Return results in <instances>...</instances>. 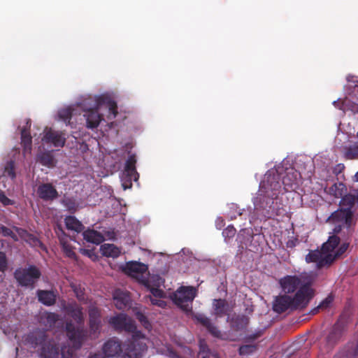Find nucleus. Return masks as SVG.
Listing matches in <instances>:
<instances>
[{"label": "nucleus", "mask_w": 358, "mask_h": 358, "mask_svg": "<svg viewBox=\"0 0 358 358\" xmlns=\"http://www.w3.org/2000/svg\"><path fill=\"white\" fill-rule=\"evenodd\" d=\"M280 179L277 172H267L264 175L253 201L254 211L258 217L271 218L285 212L282 203L278 201V195L282 192Z\"/></svg>", "instance_id": "f257e3e1"}, {"label": "nucleus", "mask_w": 358, "mask_h": 358, "mask_svg": "<svg viewBox=\"0 0 358 358\" xmlns=\"http://www.w3.org/2000/svg\"><path fill=\"white\" fill-rule=\"evenodd\" d=\"M65 331L71 345L64 343L59 349L56 343L46 342L41 348V358H58L59 352L63 358H71L75 351L81 348L87 338V331L83 327H75L71 321L66 323Z\"/></svg>", "instance_id": "f03ea898"}, {"label": "nucleus", "mask_w": 358, "mask_h": 358, "mask_svg": "<svg viewBox=\"0 0 358 358\" xmlns=\"http://www.w3.org/2000/svg\"><path fill=\"white\" fill-rule=\"evenodd\" d=\"M314 289L309 283H304L294 296L287 294L275 297L273 301V310L278 314L287 310H295L306 307L314 296Z\"/></svg>", "instance_id": "7ed1b4c3"}, {"label": "nucleus", "mask_w": 358, "mask_h": 358, "mask_svg": "<svg viewBox=\"0 0 358 358\" xmlns=\"http://www.w3.org/2000/svg\"><path fill=\"white\" fill-rule=\"evenodd\" d=\"M339 243V237L336 235L330 236L327 241L323 243L320 250H310L306 256V262L316 263L317 268L329 266L334 262L331 252L335 250Z\"/></svg>", "instance_id": "20e7f679"}, {"label": "nucleus", "mask_w": 358, "mask_h": 358, "mask_svg": "<svg viewBox=\"0 0 358 358\" xmlns=\"http://www.w3.org/2000/svg\"><path fill=\"white\" fill-rule=\"evenodd\" d=\"M355 203V195L351 194L344 195L340 201V208L331 214L327 221L333 223L341 222L350 228L352 224L353 208Z\"/></svg>", "instance_id": "39448f33"}, {"label": "nucleus", "mask_w": 358, "mask_h": 358, "mask_svg": "<svg viewBox=\"0 0 358 358\" xmlns=\"http://www.w3.org/2000/svg\"><path fill=\"white\" fill-rule=\"evenodd\" d=\"M13 276L19 286L33 289L41 277V272L36 266L29 265L16 268Z\"/></svg>", "instance_id": "423d86ee"}, {"label": "nucleus", "mask_w": 358, "mask_h": 358, "mask_svg": "<svg viewBox=\"0 0 358 358\" xmlns=\"http://www.w3.org/2000/svg\"><path fill=\"white\" fill-rule=\"evenodd\" d=\"M197 290L192 286L180 287L173 296L176 305L186 313H192V301L196 296Z\"/></svg>", "instance_id": "0eeeda50"}, {"label": "nucleus", "mask_w": 358, "mask_h": 358, "mask_svg": "<svg viewBox=\"0 0 358 358\" xmlns=\"http://www.w3.org/2000/svg\"><path fill=\"white\" fill-rule=\"evenodd\" d=\"M109 324L117 331H124L132 334L134 338L144 336V334L137 329L134 320L124 313H119L111 317L109 320Z\"/></svg>", "instance_id": "6e6552de"}, {"label": "nucleus", "mask_w": 358, "mask_h": 358, "mask_svg": "<svg viewBox=\"0 0 358 358\" xmlns=\"http://www.w3.org/2000/svg\"><path fill=\"white\" fill-rule=\"evenodd\" d=\"M143 337L134 338L127 340L123 343V349L122 352V358H143L144 353L148 350L146 343L141 341Z\"/></svg>", "instance_id": "1a4fd4ad"}, {"label": "nucleus", "mask_w": 358, "mask_h": 358, "mask_svg": "<svg viewBox=\"0 0 358 358\" xmlns=\"http://www.w3.org/2000/svg\"><path fill=\"white\" fill-rule=\"evenodd\" d=\"M347 331L346 325L341 321H337L329 330L325 337L326 346L329 350L333 349L341 342Z\"/></svg>", "instance_id": "9d476101"}, {"label": "nucleus", "mask_w": 358, "mask_h": 358, "mask_svg": "<svg viewBox=\"0 0 358 358\" xmlns=\"http://www.w3.org/2000/svg\"><path fill=\"white\" fill-rule=\"evenodd\" d=\"M136 159L134 155L129 156L126 161L124 170L122 177V186L124 189L130 188L132 185V180H137L138 174L136 169Z\"/></svg>", "instance_id": "9b49d317"}, {"label": "nucleus", "mask_w": 358, "mask_h": 358, "mask_svg": "<svg viewBox=\"0 0 358 358\" xmlns=\"http://www.w3.org/2000/svg\"><path fill=\"white\" fill-rule=\"evenodd\" d=\"M278 283L282 289V291L285 294H293L296 293L302 285L301 278L297 275H285L281 278Z\"/></svg>", "instance_id": "f8f14e48"}, {"label": "nucleus", "mask_w": 358, "mask_h": 358, "mask_svg": "<svg viewBox=\"0 0 358 358\" xmlns=\"http://www.w3.org/2000/svg\"><path fill=\"white\" fill-rule=\"evenodd\" d=\"M148 266L145 264L138 262H130L127 263L124 271L126 273L134 276L135 275L136 277H137L138 275H141V282L145 286L148 287V279L143 276V274L148 271Z\"/></svg>", "instance_id": "ddd939ff"}, {"label": "nucleus", "mask_w": 358, "mask_h": 358, "mask_svg": "<svg viewBox=\"0 0 358 358\" xmlns=\"http://www.w3.org/2000/svg\"><path fill=\"white\" fill-rule=\"evenodd\" d=\"M48 334L45 329H34L25 337V342L33 348H41L47 342Z\"/></svg>", "instance_id": "4468645a"}, {"label": "nucleus", "mask_w": 358, "mask_h": 358, "mask_svg": "<svg viewBox=\"0 0 358 358\" xmlns=\"http://www.w3.org/2000/svg\"><path fill=\"white\" fill-rule=\"evenodd\" d=\"M122 349L123 344L115 338L108 340L103 346V352L105 356L108 357L120 355L122 358Z\"/></svg>", "instance_id": "2eb2a0df"}, {"label": "nucleus", "mask_w": 358, "mask_h": 358, "mask_svg": "<svg viewBox=\"0 0 358 358\" xmlns=\"http://www.w3.org/2000/svg\"><path fill=\"white\" fill-rule=\"evenodd\" d=\"M38 197L43 201H52L59 196L56 188L51 183H43L37 188Z\"/></svg>", "instance_id": "dca6fc26"}, {"label": "nucleus", "mask_w": 358, "mask_h": 358, "mask_svg": "<svg viewBox=\"0 0 358 358\" xmlns=\"http://www.w3.org/2000/svg\"><path fill=\"white\" fill-rule=\"evenodd\" d=\"M43 139L45 143H52L55 147H63L66 143L64 133L52 129L45 133Z\"/></svg>", "instance_id": "f3484780"}, {"label": "nucleus", "mask_w": 358, "mask_h": 358, "mask_svg": "<svg viewBox=\"0 0 358 358\" xmlns=\"http://www.w3.org/2000/svg\"><path fill=\"white\" fill-rule=\"evenodd\" d=\"M38 301L46 306H52L56 303L58 293L57 290L38 289L36 291Z\"/></svg>", "instance_id": "a211bd4d"}, {"label": "nucleus", "mask_w": 358, "mask_h": 358, "mask_svg": "<svg viewBox=\"0 0 358 358\" xmlns=\"http://www.w3.org/2000/svg\"><path fill=\"white\" fill-rule=\"evenodd\" d=\"M280 177V183L283 185V189L285 192H291L295 189L297 185V173L293 170L287 171L285 176L281 178Z\"/></svg>", "instance_id": "6ab92c4d"}, {"label": "nucleus", "mask_w": 358, "mask_h": 358, "mask_svg": "<svg viewBox=\"0 0 358 358\" xmlns=\"http://www.w3.org/2000/svg\"><path fill=\"white\" fill-rule=\"evenodd\" d=\"M89 324L91 331L96 333L99 331L101 322V313L98 308L92 307L89 310Z\"/></svg>", "instance_id": "aec40b11"}, {"label": "nucleus", "mask_w": 358, "mask_h": 358, "mask_svg": "<svg viewBox=\"0 0 358 358\" xmlns=\"http://www.w3.org/2000/svg\"><path fill=\"white\" fill-rule=\"evenodd\" d=\"M100 109H93L86 111L84 116L86 119V125L89 129L96 128L101 121L103 120V116L99 113Z\"/></svg>", "instance_id": "412c9836"}, {"label": "nucleus", "mask_w": 358, "mask_h": 358, "mask_svg": "<svg viewBox=\"0 0 358 358\" xmlns=\"http://www.w3.org/2000/svg\"><path fill=\"white\" fill-rule=\"evenodd\" d=\"M213 307L214 310V314L216 315V317H218L227 315L231 311L229 304L225 299H213Z\"/></svg>", "instance_id": "4be33fe9"}, {"label": "nucleus", "mask_w": 358, "mask_h": 358, "mask_svg": "<svg viewBox=\"0 0 358 358\" xmlns=\"http://www.w3.org/2000/svg\"><path fill=\"white\" fill-rule=\"evenodd\" d=\"M97 101L95 103L96 106L100 105V109L102 106H105L108 109L109 113L113 115V117H115L117 114V106L115 101L106 95L98 96Z\"/></svg>", "instance_id": "5701e85b"}, {"label": "nucleus", "mask_w": 358, "mask_h": 358, "mask_svg": "<svg viewBox=\"0 0 358 358\" xmlns=\"http://www.w3.org/2000/svg\"><path fill=\"white\" fill-rule=\"evenodd\" d=\"M14 229L20 238L31 246H37L41 244L39 239L34 234H30L27 230L17 227Z\"/></svg>", "instance_id": "b1692460"}, {"label": "nucleus", "mask_w": 358, "mask_h": 358, "mask_svg": "<svg viewBox=\"0 0 358 358\" xmlns=\"http://www.w3.org/2000/svg\"><path fill=\"white\" fill-rule=\"evenodd\" d=\"M83 238L89 243L96 245L101 243L104 241L103 235L94 229H87L83 233Z\"/></svg>", "instance_id": "393cba45"}, {"label": "nucleus", "mask_w": 358, "mask_h": 358, "mask_svg": "<svg viewBox=\"0 0 358 358\" xmlns=\"http://www.w3.org/2000/svg\"><path fill=\"white\" fill-rule=\"evenodd\" d=\"M60 320L59 314L52 312H45L41 315V322L48 328H53Z\"/></svg>", "instance_id": "a878e982"}, {"label": "nucleus", "mask_w": 358, "mask_h": 358, "mask_svg": "<svg viewBox=\"0 0 358 358\" xmlns=\"http://www.w3.org/2000/svg\"><path fill=\"white\" fill-rule=\"evenodd\" d=\"M64 222L66 228L69 230L74 231L77 233H80L83 231L85 227L76 217L74 216H67Z\"/></svg>", "instance_id": "bb28decb"}, {"label": "nucleus", "mask_w": 358, "mask_h": 358, "mask_svg": "<svg viewBox=\"0 0 358 358\" xmlns=\"http://www.w3.org/2000/svg\"><path fill=\"white\" fill-rule=\"evenodd\" d=\"M347 191L346 186L343 182L334 183L329 188L328 193L336 198H343V196Z\"/></svg>", "instance_id": "cd10ccee"}, {"label": "nucleus", "mask_w": 358, "mask_h": 358, "mask_svg": "<svg viewBox=\"0 0 358 358\" xmlns=\"http://www.w3.org/2000/svg\"><path fill=\"white\" fill-rule=\"evenodd\" d=\"M32 138L29 131L25 128L21 131V145L24 152H30L31 150Z\"/></svg>", "instance_id": "c85d7f7f"}, {"label": "nucleus", "mask_w": 358, "mask_h": 358, "mask_svg": "<svg viewBox=\"0 0 358 358\" xmlns=\"http://www.w3.org/2000/svg\"><path fill=\"white\" fill-rule=\"evenodd\" d=\"M97 100L98 96H89L88 97L85 98L80 103L83 110L86 112L93 109H100V105H95V103L98 102Z\"/></svg>", "instance_id": "c756f323"}, {"label": "nucleus", "mask_w": 358, "mask_h": 358, "mask_svg": "<svg viewBox=\"0 0 358 358\" xmlns=\"http://www.w3.org/2000/svg\"><path fill=\"white\" fill-rule=\"evenodd\" d=\"M37 161L43 166H54V157L50 152H43L37 155Z\"/></svg>", "instance_id": "7c9ffc66"}, {"label": "nucleus", "mask_w": 358, "mask_h": 358, "mask_svg": "<svg viewBox=\"0 0 358 358\" xmlns=\"http://www.w3.org/2000/svg\"><path fill=\"white\" fill-rule=\"evenodd\" d=\"M60 244L62 245V251L65 255L71 259H76L77 256L73 251L74 247L67 241L64 238L60 239Z\"/></svg>", "instance_id": "2f4dec72"}, {"label": "nucleus", "mask_w": 358, "mask_h": 358, "mask_svg": "<svg viewBox=\"0 0 358 358\" xmlns=\"http://www.w3.org/2000/svg\"><path fill=\"white\" fill-rule=\"evenodd\" d=\"M134 313L136 318L146 330L150 331L152 329V324L143 313L140 310L135 308L134 309Z\"/></svg>", "instance_id": "473e14b6"}, {"label": "nucleus", "mask_w": 358, "mask_h": 358, "mask_svg": "<svg viewBox=\"0 0 358 358\" xmlns=\"http://www.w3.org/2000/svg\"><path fill=\"white\" fill-rule=\"evenodd\" d=\"M114 301L117 308L121 310L124 308L129 303V298L124 293H116L114 296Z\"/></svg>", "instance_id": "72a5a7b5"}, {"label": "nucleus", "mask_w": 358, "mask_h": 358, "mask_svg": "<svg viewBox=\"0 0 358 358\" xmlns=\"http://www.w3.org/2000/svg\"><path fill=\"white\" fill-rule=\"evenodd\" d=\"M344 156L348 159H358V141L350 145L345 149Z\"/></svg>", "instance_id": "f704fd0d"}, {"label": "nucleus", "mask_w": 358, "mask_h": 358, "mask_svg": "<svg viewBox=\"0 0 358 358\" xmlns=\"http://www.w3.org/2000/svg\"><path fill=\"white\" fill-rule=\"evenodd\" d=\"M258 349L257 344L243 345L239 347L238 354L242 357H248Z\"/></svg>", "instance_id": "c9c22d12"}, {"label": "nucleus", "mask_w": 358, "mask_h": 358, "mask_svg": "<svg viewBox=\"0 0 358 358\" xmlns=\"http://www.w3.org/2000/svg\"><path fill=\"white\" fill-rule=\"evenodd\" d=\"M73 115V110L71 107L62 109L59 111L58 115L66 124H70Z\"/></svg>", "instance_id": "e433bc0d"}, {"label": "nucleus", "mask_w": 358, "mask_h": 358, "mask_svg": "<svg viewBox=\"0 0 358 358\" xmlns=\"http://www.w3.org/2000/svg\"><path fill=\"white\" fill-rule=\"evenodd\" d=\"M71 316L78 324H83L84 321L82 308L80 307L73 308L70 311Z\"/></svg>", "instance_id": "4c0bfd02"}, {"label": "nucleus", "mask_w": 358, "mask_h": 358, "mask_svg": "<svg viewBox=\"0 0 358 358\" xmlns=\"http://www.w3.org/2000/svg\"><path fill=\"white\" fill-rule=\"evenodd\" d=\"M103 254L106 257H116L118 254V250L116 247L111 244L102 245Z\"/></svg>", "instance_id": "58836bf2"}, {"label": "nucleus", "mask_w": 358, "mask_h": 358, "mask_svg": "<svg viewBox=\"0 0 358 358\" xmlns=\"http://www.w3.org/2000/svg\"><path fill=\"white\" fill-rule=\"evenodd\" d=\"M192 315V317L195 319L199 323H200L205 328L208 327L210 324L211 323V320L203 314L197 313L194 314L193 313H191Z\"/></svg>", "instance_id": "ea45409f"}, {"label": "nucleus", "mask_w": 358, "mask_h": 358, "mask_svg": "<svg viewBox=\"0 0 358 358\" xmlns=\"http://www.w3.org/2000/svg\"><path fill=\"white\" fill-rule=\"evenodd\" d=\"M4 174L10 177L11 179H14L15 178L14 162L10 161L6 164L4 169Z\"/></svg>", "instance_id": "a19ab883"}, {"label": "nucleus", "mask_w": 358, "mask_h": 358, "mask_svg": "<svg viewBox=\"0 0 358 358\" xmlns=\"http://www.w3.org/2000/svg\"><path fill=\"white\" fill-rule=\"evenodd\" d=\"M348 247H349L348 243H343V244L341 245V246L338 248V249L336 252H334V250L333 252H331V253H332V256L334 257V260L336 258L341 256L348 250Z\"/></svg>", "instance_id": "79ce46f5"}, {"label": "nucleus", "mask_w": 358, "mask_h": 358, "mask_svg": "<svg viewBox=\"0 0 358 358\" xmlns=\"http://www.w3.org/2000/svg\"><path fill=\"white\" fill-rule=\"evenodd\" d=\"M208 331L215 338H222V333L214 324L212 322L210 324V326L206 328Z\"/></svg>", "instance_id": "37998d69"}, {"label": "nucleus", "mask_w": 358, "mask_h": 358, "mask_svg": "<svg viewBox=\"0 0 358 358\" xmlns=\"http://www.w3.org/2000/svg\"><path fill=\"white\" fill-rule=\"evenodd\" d=\"M333 300L332 296H328L319 304V308H321L322 310L327 309L333 302Z\"/></svg>", "instance_id": "c03bdc74"}, {"label": "nucleus", "mask_w": 358, "mask_h": 358, "mask_svg": "<svg viewBox=\"0 0 358 358\" xmlns=\"http://www.w3.org/2000/svg\"><path fill=\"white\" fill-rule=\"evenodd\" d=\"M236 229L233 226H228L222 231V234L224 237H233L236 234Z\"/></svg>", "instance_id": "a18cd8bd"}, {"label": "nucleus", "mask_w": 358, "mask_h": 358, "mask_svg": "<svg viewBox=\"0 0 358 358\" xmlns=\"http://www.w3.org/2000/svg\"><path fill=\"white\" fill-rule=\"evenodd\" d=\"M7 268V259L5 253L0 252V271H4Z\"/></svg>", "instance_id": "49530a36"}, {"label": "nucleus", "mask_w": 358, "mask_h": 358, "mask_svg": "<svg viewBox=\"0 0 358 358\" xmlns=\"http://www.w3.org/2000/svg\"><path fill=\"white\" fill-rule=\"evenodd\" d=\"M73 292H75V294L76 295L77 299L79 301H83V300L85 299L84 291L80 287H78L76 286H73Z\"/></svg>", "instance_id": "de8ad7c7"}, {"label": "nucleus", "mask_w": 358, "mask_h": 358, "mask_svg": "<svg viewBox=\"0 0 358 358\" xmlns=\"http://www.w3.org/2000/svg\"><path fill=\"white\" fill-rule=\"evenodd\" d=\"M0 201L4 206H9L13 204V201L9 198H8L3 193H0Z\"/></svg>", "instance_id": "09e8293b"}, {"label": "nucleus", "mask_w": 358, "mask_h": 358, "mask_svg": "<svg viewBox=\"0 0 358 358\" xmlns=\"http://www.w3.org/2000/svg\"><path fill=\"white\" fill-rule=\"evenodd\" d=\"M12 232L13 231L6 226L2 225L0 227V233L5 237H9L11 236Z\"/></svg>", "instance_id": "8fccbe9b"}, {"label": "nucleus", "mask_w": 358, "mask_h": 358, "mask_svg": "<svg viewBox=\"0 0 358 358\" xmlns=\"http://www.w3.org/2000/svg\"><path fill=\"white\" fill-rule=\"evenodd\" d=\"M150 292L152 293V294L154 296L158 297V298H162L164 295V292L162 289H159V288L152 287L150 289Z\"/></svg>", "instance_id": "3c124183"}, {"label": "nucleus", "mask_w": 358, "mask_h": 358, "mask_svg": "<svg viewBox=\"0 0 358 358\" xmlns=\"http://www.w3.org/2000/svg\"><path fill=\"white\" fill-rule=\"evenodd\" d=\"M262 335V331H259L255 334H250L247 336V339L250 341H254L258 338H259Z\"/></svg>", "instance_id": "603ef678"}, {"label": "nucleus", "mask_w": 358, "mask_h": 358, "mask_svg": "<svg viewBox=\"0 0 358 358\" xmlns=\"http://www.w3.org/2000/svg\"><path fill=\"white\" fill-rule=\"evenodd\" d=\"M66 206L70 211H75L76 210V203L71 200L66 201Z\"/></svg>", "instance_id": "864d4df0"}, {"label": "nucleus", "mask_w": 358, "mask_h": 358, "mask_svg": "<svg viewBox=\"0 0 358 358\" xmlns=\"http://www.w3.org/2000/svg\"><path fill=\"white\" fill-rule=\"evenodd\" d=\"M151 303L153 305H157L159 307H164L166 305V303L164 301L159 300V299H151Z\"/></svg>", "instance_id": "5fc2aeb1"}, {"label": "nucleus", "mask_w": 358, "mask_h": 358, "mask_svg": "<svg viewBox=\"0 0 358 358\" xmlns=\"http://www.w3.org/2000/svg\"><path fill=\"white\" fill-rule=\"evenodd\" d=\"M344 169V165L342 164H338L336 166V167L334 169V173L338 175L340 173L342 170Z\"/></svg>", "instance_id": "6e6d98bb"}, {"label": "nucleus", "mask_w": 358, "mask_h": 358, "mask_svg": "<svg viewBox=\"0 0 358 358\" xmlns=\"http://www.w3.org/2000/svg\"><path fill=\"white\" fill-rule=\"evenodd\" d=\"M80 252L82 255H85V256L91 257L92 250H87V249L81 248V249L80 250Z\"/></svg>", "instance_id": "4d7b16f0"}, {"label": "nucleus", "mask_w": 358, "mask_h": 358, "mask_svg": "<svg viewBox=\"0 0 358 358\" xmlns=\"http://www.w3.org/2000/svg\"><path fill=\"white\" fill-rule=\"evenodd\" d=\"M89 358H105V356L101 352H97L91 355Z\"/></svg>", "instance_id": "13d9d810"}, {"label": "nucleus", "mask_w": 358, "mask_h": 358, "mask_svg": "<svg viewBox=\"0 0 358 358\" xmlns=\"http://www.w3.org/2000/svg\"><path fill=\"white\" fill-rule=\"evenodd\" d=\"M18 236H17L13 231L11 234V236H10L9 237H10L14 241H18V240H19Z\"/></svg>", "instance_id": "bf43d9fd"}, {"label": "nucleus", "mask_w": 358, "mask_h": 358, "mask_svg": "<svg viewBox=\"0 0 358 358\" xmlns=\"http://www.w3.org/2000/svg\"><path fill=\"white\" fill-rule=\"evenodd\" d=\"M321 309V308H319V306H317L316 308H313L312 310H311V313L313 315H315V314H317L318 312H319V310Z\"/></svg>", "instance_id": "052dcab7"}, {"label": "nucleus", "mask_w": 358, "mask_h": 358, "mask_svg": "<svg viewBox=\"0 0 358 358\" xmlns=\"http://www.w3.org/2000/svg\"><path fill=\"white\" fill-rule=\"evenodd\" d=\"M198 358H209L207 355H205L203 352H199L198 355Z\"/></svg>", "instance_id": "680f3d73"}, {"label": "nucleus", "mask_w": 358, "mask_h": 358, "mask_svg": "<svg viewBox=\"0 0 358 358\" xmlns=\"http://www.w3.org/2000/svg\"><path fill=\"white\" fill-rule=\"evenodd\" d=\"M341 224H339V225L338 226V227H336V228H335L334 231H335L336 232H338V231H341Z\"/></svg>", "instance_id": "e2e57ef3"}, {"label": "nucleus", "mask_w": 358, "mask_h": 358, "mask_svg": "<svg viewBox=\"0 0 358 358\" xmlns=\"http://www.w3.org/2000/svg\"><path fill=\"white\" fill-rule=\"evenodd\" d=\"M355 178L356 181H358V171L356 173Z\"/></svg>", "instance_id": "0e129e2a"}, {"label": "nucleus", "mask_w": 358, "mask_h": 358, "mask_svg": "<svg viewBox=\"0 0 358 358\" xmlns=\"http://www.w3.org/2000/svg\"><path fill=\"white\" fill-rule=\"evenodd\" d=\"M357 138H358V131H357Z\"/></svg>", "instance_id": "69168bd1"}]
</instances>
